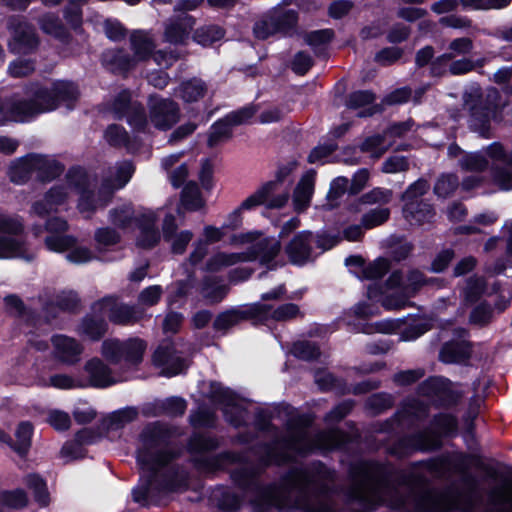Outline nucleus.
I'll use <instances>...</instances> for the list:
<instances>
[{
	"instance_id": "f257e3e1",
	"label": "nucleus",
	"mask_w": 512,
	"mask_h": 512,
	"mask_svg": "<svg viewBox=\"0 0 512 512\" xmlns=\"http://www.w3.org/2000/svg\"><path fill=\"white\" fill-rule=\"evenodd\" d=\"M459 474L462 489L437 492L424 489L423 478L415 472L396 471L388 465L360 461L350 468L349 495L368 510L387 504L406 512H471L481 500L478 481L469 471Z\"/></svg>"
},
{
	"instance_id": "f03ea898",
	"label": "nucleus",
	"mask_w": 512,
	"mask_h": 512,
	"mask_svg": "<svg viewBox=\"0 0 512 512\" xmlns=\"http://www.w3.org/2000/svg\"><path fill=\"white\" fill-rule=\"evenodd\" d=\"M256 472L242 469L232 475L234 484L253 505L255 512H337L327 495L334 474L321 462L290 469L279 484L262 485Z\"/></svg>"
},
{
	"instance_id": "7ed1b4c3",
	"label": "nucleus",
	"mask_w": 512,
	"mask_h": 512,
	"mask_svg": "<svg viewBox=\"0 0 512 512\" xmlns=\"http://www.w3.org/2000/svg\"><path fill=\"white\" fill-rule=\"evenodd\" d=\"M169 439L168 428L159 422L147 425L141 432L137 462L142 473L140 483L132 491L135 502L166 504L171 494L188 488V472L174 463L179 453L169 447Z\"/></svg>"
},
{
	"instance_id": "20e7f679",
	"label": "nucleus",
	"mask_w": 512,
	"mask_h": 512,
	"mask_svg": "<svg viewBox=\"0 0 512 512\" xmlns=\"http://www.w3.org/2000/svg\"><path fill=\"white\" fill-rule=\"evenodd\" d=\"M255 428L261 432H269L273 437L270 443L260 445L255 450L258 464L243 462L234 472L247 469L256 472L255 478L270 465H282L294 460V455L306 456L315 451H329L341 447L347 441V435L338 430H323L311 435L308 430L309 422L303 418L290 419L286 424V434L279 436L278 429L271 424V419L264 411L255 416Z\"/></svg>"
},
{
	"instance_id": "39448f33",
	"label": "nucleus",
	"mask_w": 512,
	"mask_h": 512,
	"mask_svg": "<svg viewBox=\"0 0 512 512\" xmlns=\"http://www.w3.org/2000/svg\"><path fill=\"white\" fill-rule=\"evenodd\" d=\"M134 172L131 162L123 161L109 168L97 195L94 193V179L82 168H72L67 173V185H56L45 195L48 205L55 211L64 204L69 195V189L79 194L78 208L80 212L92 213L106 206L115 190L124 187Z\"/></svg>"
},
{
	"instance_id": "423d86ee",
	"label": "nucleus",
	"mask_w": 512,
	"mask_h": 512,
	"mask_svg": "<svg viewBox=\"0 0 512 512\" xmlns=\"http://www.w3.org/2000/svg\"><path fill=\"white\" fill-rule=\"evenodd\" d=\"M464 107L469 111V125L483 137H489L491 121L501 119L505 107L501 95L495 88L485 93L480 88H472L463 96Z\"/></svg>"
},
{
	"instance_id": "0eeeda50",
	"label": "nucleus",
	"mask_w": 512,
	"mask_h": 512,
	"mask_svg": "<svg viewBox=\"0 0 512 512\" xmlns=\"http://www.w3.org/2000/svg\"><path fill=\"white\" fill-rule=\"evenodd\" d=\"M25 93L28 103L34 108L31 112V120L40 114L57 109L60 104L72 109L79 97L77 85L63 80L53 82L51 87L31 83L25 86Z\"/></svg>"
},
{
	"instance_id": "6e6552de",
	"label": "nucleus",
	"mask_w": 512,
	"mask_h": 512,
	"mask_svg": "<svg viewBox=\"0 0 512 512\" xmlns=\"http://www.w3.org/2000/svg\"><path fill=\"white\" fill-rule=\"evenodd\" d=\"M110 222L123 230L137 225L140 233L137 245L150 249L160 241V232L156 227L157 216L149 209H141L137 213L131 204H123L109 211Z\"/></svg>"
},
{
	"instance_id": "1a4fd4ad",
	"label": "nucleus",
	"mask_w": 512,
	"mask_h": 512,
	"mask_svg": "<svg viewBox=\"0 0 512 512\" xmlns=\"http://www.w3.org/2000/svg\"><path fill=\"white\" fill-rule=\"evenodd\" d=\"M435 429L427 428L401 438L392 448V453L404 457L414 451H431L441 446L440 434H451L457 430V420L450 414L434 417Z\"/></svg>"
},
{
	"instance_id": "9d476101",
	"label": "nucleus",
	"mask_w": 512,
	"mask_h": 512,
	"mask_svg": "<svg viewBox=\"0 0 512 512\" xmlns=\"http://www.w3.org/2000/svg\"><path fill=\"white\" fill-rule=\"evenodd\" d=\"M218 446L219 442L214 437L202 434L192 436L188 442V451L194 455V465L200 470L214 471L222 468L225 463H243V456L236 453L226 452L213 457L205 455Z\"/></svg>"
},
{
	"instance_id": "9b49d317",
	"label": "nucleus",
	"mask_w": 512,
	"mask_h": 512,
	"mask_svg": "<svg viewBox=\"0 0 512 512\" xmlns=\"http://www.w3.org/2000/svg\"><path fill=\"white\" fill-rule=\"evenodd\" d=\"M146 348V342L140 338H130L126 341L107 339L102 343L101 353L111 364L123 363L126 367H131L142 362Z\"/></svg>"
},
{
	"instance_id": "f8f14e48",
	"label": "nucleus",
	"mask_w": 512,
	"mask_h": 512,
	"mask_svg": "<svg viewBox=\"0 0 512 512\" xmlns=\"http://www.w3.org/2000/svg\"><path fill=\"white\" fill-rule=\"evenodd\" d=\"M23 229L24 226L18 217L0 213V259H32L27 254L25 243L15 237Z\"/></svg>"
},
{
	"instance_id": "ddd939ff",
	"label": "nucleus",
	"mask_w": 512,
	"mask_h": 512,
	"mask_svg": "<svg viewBox=\"0 0 512 512\" xmlns=\"http://www.w3.org/2000/svg\"><path fill=\"white\" fill-rule=\"evenodd\" d=\"M209 397L223 406V413L228 423L236 428L246 425L249 417L245 402L230 389L223 387L220 383H211Z\"/></svg>"
},
{
	"instance_id": "4468645a",
	"label": "nucleus",
	"mask_w": 512,
	"mask_h": 512,
	"mask_svg": "<svg viewBox=\"0 0 512 512\" xmlns=\"http://www.w3.org/2000/svg\"><path fill=\"white\" fill-rule=\"evenodd\" d=\"M92 309L94 312L107 314L109 320L117 325H132L144 316V311L139 307L118 302L113 297H104L94 303Z\"/></svg>"
},
{
	"instance_id": "2eb2a0df",
	"label": "nucleus",
	"mask_w": 512,
	"mask_h": 512,
	"mask_svg": "<svg viewBox=\"0 0 512 512\" xmlns=\"http://www.w3.org/2000/svg\"><path fill=\"white\" fill-rule=\"evenodd\" d=\"M281 182L282 178L278 175L276 180L263 184L241 203V209H252L259 205H265L269 209L282 208L289 199V193L284 192L275 195Z\"/></svg>"
},
{
	"instance_id": "dca6fc26",
	"label": "nucleus",
	"mask_w": 512,
	"mask_h": 512,
	"mask_svg": "<svg viewBox=\"0 0 512 512\" xmlns=\"http://www.w3.org/2000/svg\"><path fill=\"white\" fill-rule=\"evenodd\" d=\"M32 105L28 103L27 95L14 93L5 99L0 97V125L7 122L24 123L31 121Z\"/></svg>"
},
{
	"instance_id": "f3484780",
	"label": "nucleus",
	"mask_w": 512,
	"mask_h": 512,
	"mask_svg": "<svg viewBox=\"0 0 512 512\" xmlns=\"http://www.w3.org/2000/svg\"><path fill=\"white\" fill-rule=\"evenodd\" d=\"M419 394L429 398L438 406H450L457 402L459 394L452 389L448 379L430 377L420 384Z\"/></svg>"
},
{
	"instance_id": "a211bd4d",
	"label": "nucleus",
	"mask_w": 512,
	"mask_h": 512,
	"mask_svg": "<svg viewBox=\"0 0 512 512\" xmlns=\"http://www.w3.org/2000/svg\"><path fill=\"white\" fill-rule=\"evenodd\" d=\"M486 152L494 160L492 165L494 182L503 190L512 189V154H506L498 143L488 146Z\"/></svg>"
},
{
	"instance_id": "6ab92c4d",
	"label": "nucleus",
	"mask_w": 512,
	"mask_h": 512,
	"mask_svg": "<svg viewBox=\"0 0 512 512\" xmlns=\"http://www.w3.org/2000/svg\"><path fill=\"white\" fill-rule=\"evenodd\" d=\"M9 27L13 30L12 40L9 42V49L12 53H29L37 48L39 39L33 25L18 18L9 21Z\"/></svg>"
},
{
	"instance_id": "aec40b11",
	"label": "nucleus",
	"mask_w": 512,
	"mask_h": 512,
	"mask_svg": "<svg viewBox=\"0 0 512 512\" xmlns=\"http://www.w3.org/2000/svg\"><path fill=\"white\" fill-rule=\"evenodd\" d=\"M77 239L73 236H48L45 239L46 247L54 252L69 251L66 259L74 264H83L93 259L92 251L83 246H77Z\"/></svg>"
},
{
	"instance_id": "412c9836",
	"label": "nucleus",
	"mask_w": 512,
	"mask_h": 512,
	"mask_svg": "<svg viewBox=\"0 0 512 512\" xmlns=\"http://www.w3.org/2000/svg\"><path fill=\"white\" fill-rule=\"evenodd\" d=\"M153 362L162 367L161 374L168 377L180 374L188 367L186 360L178 354L175 344L168 340L159 344L153 354Z\"/></svg>"
},
{
	"instance_id": "4be33fe9",
	"label": "nucleus",
	"mask_w": 512,
	"mask_h": 512,
	"mask_svg": "<svg viewBox=\"0 0 512 512\" xmlns=\"http://www.w3.org/2000/svg\"><path fill=\"white\" fill-rule=\"evenodd\" d=\"M180 109L171 99L152 97L149 102V118L161 130L171 128L178 120Z\"/></svg>"
},
{
	"instance_id": "5701e85b",
	"label": "nucleus",
	"mask_w": 512,
	"mask_h": 512,
	"mask_svg": "<svg viewBox=\"0 0 512 512\" xmlns=\"http://www.w3.org/2000/svg\"><path fill=\"white\" fill-rule=\"evenodd\" d=\"M432 281L428 280L425 275L419 270H411L406 276V282L403 286V292H393L388 294L383 299V306L387 309H400L408 304L411 296L424 285Z\"/></svg>"
},
{
	"instance_id": "b1692460",
	"label": "nucleus",
	"mask_w": 512,
	"mask_h": 512,
	"mask_svg": "<svg viewBox=\"0 0 512 512\" xmlns=\"http://www.w3.org/2000/svg\"><path fill=\"white\" fill-rule=\"evenodd\" d=\"M195 24V18L189 14H180L168 18L163 24V42L175 46L185 45Z\"/></svg>"
},
{
	"instance_id": "393cba45",
	"label": "nucleus",
	"mask_w": 512,
	"mask_h": 512,
	"mask_svg": "<svg viewBox=\"0 0 512 512\" xmlns=\"http://www.w3.org/2000/svg\"><path fill=\"white\" fill-rule=\"evenodd\" d=\"M270 311V306L266 303H254L245 309H231L220 313L213 322V328L216 331L226 332L242 320L256 319L260 314Z\"/></svg>"
},
{
	"instance_id": "a878e982",
	"label": "nucleus",
	"mask_w": 512,
	"mask_h": 512,
	"mask_svg": "<svg viewBox=\"0 0 512 512\" xmlns=\"http://www.w3.org/2000/svg\"><path fill=\"white\" fill-rule=\"evenodd\" d=\"M479 459L474 455L457 453L434 459L427 464L428 470L436 476H443L447 471L455 473L469 471L471 466L478 465Z\"/></svg>"
},
{
	"instance_id": "bb28decb",
	"label": "nucleus",
	"mask_w": 512,
	"mask_h": 512,
	"mask_svg": "<svg viewBox=\"0 0 512 512\" xmlns=\"http://www.w3.org/2000/svg\"><path fill=\"white\" fill-rule=\"evenodd\" d=\"M55 359L63 364L74 365L81 359L84 346L73 337L58 334L51 338Z\"/></svg>"
},
{
	"instance_id": "cd10ccee",
	"label": "nucleus",
	"mask_w": 512,
	"mask_h": 512,
	"mask_svg": "<svg viewBox=\"0 0 512 512\" xmlns=\"http://www.w3.org/2000/svg\"><path fill=\"white\" fill-rule=\"evenodd\" d=\"M281 249L280 242L274 238H263L252 244L245 252V262L258 260L260 264L275 268L274 259Z\"/></svg>"
},
{
	"instance_id": "c85d7f7f",
	"label": "nucleus",
	"mask_w": 512,
	"mask_h": 512,
	"mask_svg": "<svg viewBox=\"0 0 512 512\" xmlns=\"http://www.w3.org/2000/svg\"><path fill=\"white\" fill-rule=\"evenodd\" d=\"M313 235L309 231H302L293 236L285 245V253L294 265L302 266L312 259Z\"/></svg>"
},
{
	"instance_id": "c756f323",
	"label": "nucleus",
	"mask_w": 512,
	"mask_h": 512,
	"mask_svg": "<svg viewBox=\"0 0 512 512\" xmlns=\"http://www.w3.org/2000/svg\"><path fill=\"white\" fill-rule=\"evenodd\" d=\"M132 57L138 65L140 62L149 60L156 49L155 38L151 32L145 30H134L129 37Z\"/></svg>"
},
{
	"instance_id": "7c9ffc66",
	"label": "nucleus",
	"mask_w": 512,
	"mask_h": 512,
	"mask_svg": "<svg viewBox=\"0 0 512 512\" xmlns=\"http://www.w3.org/2000/svg\"><path fill=\"white\" fill-rule=\"evenodd\" d=\"M101 60L103 66L115 74H126L137 66L132 55L121 48L105 50Z\"/></svg>"
},
{
	"instance_id": "2f4dec72",
	"label": "nucleus",
	"mask_w": 512,
	"mask_h": 512,
	"mask_svg": "<svg viewBox=\"0 0 512 512\" xmlns=\"http://www.w3.org/2000/svg\"><path fill=\"white\" fill-rule=\"evenodd\" d=\"M88 375L89 385L96 388H106L116 383L111 369L99 358H92L84 365Z\"/></svg>"
},
{
	"instance_id": "473e14b6",
	"label": "nucleus",
	"mask_w": 512,
	"mask_h": 512,
	"mask_svg": "<svg viewBox=\"0 0 512 512\" xmlns=\"http://www.w3.org/2000/svg\"><path fill=\"white\" fill-rule=\"evenodd\" d=\"M316 171L311 169L307 171L298 182L294 194L293 203L297 212H302L310 205L311 197L314 192Z\"/></svg>"
},
{
	"instance_id": "72a5a7b5",
	"label": "nucleus",
	"mask_w": 512,
	"mask_h": 512,
	"mask_svg": "<svg viewBox=\"0 0 512 512\" xmlns=\"http://www.w3.org/2000/svg\"><path fill=\"white\" fill-rule=\"evenodd\" d=\"M209 91L206 81L198 77H192L180 83L176 94L185 103H195L203 99Z\"/></svg>"
},
{
	"instance_id": "f704fd0d",
	"label": "nucleus",
	"mask_w": 512,
	"mask_h": 512,
	"mask_svg": "<svg viewBox=\"0 0 512 512\" xmlns=\"http://www.w3.org/2000/svg\"><path fill=\"white\" fill-rule=\"evenodd\" d=\"M471 356L470 344L465 340L450 341L443 345L439 358L447 364L466 363Z\"/></svg>"
},
{
	"instance_id": "c9c22d12",
	"label": "nucleus",
	"mask_w": 512,
	"mask_h": 512,
	"mask_svg": "<svg viewBox=\"0 0 512 512\" xmlns=\"http://www.w3.org/2000/svg\"><path fill=\"white\" fill-rule=\"evenodd\" d=\"M434 215V208L427 201L408 202L403 205V216L412 225L430 222Z\"/></svg>"
},
{
	"instance_id": "e433bc0d",
	"label": "nucleus",
	"mask_w": 512,
	"mask_h": 512,
	"mask_svg": "<svg viewBox=\"0 0 512 512\" xmlns=\"http://www.w3.org/2000/svg\"><path fill=\"white\" fill-rule=\"evenodd\" d=\"M32 165H34V174L41 181H51L63 170L55 160L38 154H32Z\"/></svg>"
},
{
	"instance_id": "4c0bfd02",
	"label": "nucleus",
	"mask_w": 512,
	"mask_h": 512,
	"mask_svg": "<svg viewBox=\"0 0 512 512\" xmlns=\"http://www.w3.org/2000/svg\"><path fill=\"white\" fill-rule=\"evenodd\" d=\"M107 323L101 316H85L77 328L79 335L85 336L92 341L100 340L107 332Z\"/></svg>"
},
{
	"instance_id": "58836bf2",
	"label": "nucleus",
	"mask_w": 512,
	"mask_h": 512,
	"mask_svg": "<svg viewBox=\"0 0 512 512\" xmlns=\"http://www.w3.org/2000/svg\"><path fill=\"white\" fill-rule=\"evenodd\" d=\"M34 175L32 154L17 160L9 170L10 180L16 184H24Z\"/></svg>"
},
{
	"instance_id": "ea45409f",
	"label": "nucleus",
	"mask_w": 512,
	"mask_h": 512,
	"mask_svg": "<svg viewBox=\"0 0 512 512\" xmlns=\"http://www.w3.org/2000/svg\"><path fill=\"white\" fill-rule=\"evenodd\" d=\"M224 35L225 30L221 26L217 24H206L194 31L193 40L202 46H209L221 40Z\"/></svg>"
},
{
	"instance_id": "a19ab883",
	"label": "nucleus",
	"mask_w": 512,
	"mask_h": 512,
	"mask_svg": "<svg viewBox=\"0 0 512 512\" xmlns=\"http://www.w3.org/2000/svg\"><path fill=\"white\" fill-rule=\"evenodd\" d=\"M245 262L243 252L241 253H225L218 252L213 255L206 263V270L217 272L223 268L233 266L235 264Z\"/></svg>"
},
{
	"instance_id": "79ce46f5",
	"label": "nucleus",
	"mask_w": 512,
	"mask_h": 512,
	"mask_svg": "<svg viewBox=\"0 0 512 512\" xmlns=\"http://www.w3.org/2000/svg\"><path fill=\"white\" fill-rule=\"evenodd\" d=\"M40 29L55 38L65 40L67 31L60 18L54 13H46L38 19Z\"/></svg>"
},
{
	"instance_id": "37998d69",
	"label": "nucleus",
	"mask_w": 512,
	"mask_h": 512,
	"mask_svg": "<svg viewBox=\"0 0 512 512\" xmlns=\"http://www.w3.org/2000/svg\"><path fill=\"white\" fill-rule=\"evenodd\" d=\"M334 37L332 29H322L312 31L305 36V42L312 47L316 55H324L326 53L327 45Z\"/></svg>"
},
{
	"instance_id": "c03bdc74",
	"label": "nucleus",
	"mask_w": 512,
	"mask_h": 512,
	"mask_svg": "<svg viewBox=\"0 0 512 512\" xmlns=\"http://www.w3.org/2000/svg\"><path fill=\"white\" fill-rule=\"evenodd\" d=\"M270 306V311L265 314H260L256 317L258 320H266L271 318L275 321H288L296 318L300 314V309L298 305L294 303H286L278 306L277 308H273Z\"/></svg>"
},
{
	"instance_id": "a18cd8bd",
	"label": "nucleus",
	"mask_w": 512,
	"mask_h": 512,
	"mask_svg": "<svg viewBox=\"0 0 512 512\" xmlns=\"http://www.w3.org/2000/svg\"><path fill=\"white\" fill-rule=\"evenodd\" d=\"M228 286L218 283V278L205 277L202 284V295L211 302H220L228 293Z\"/></svg>"
},
{
	"instance_id": "49530a36",
	"label": "nucleus",
	"mask_w": 512,
	"mask_h": 512,
	"mask_svg": "<svg viewBox=\"0 0 512 512\" xmlns=\"http://www.w3.org/2000/svg\"><path fill=\"white\" fill-rule=\"evenodd\" d=\"M32 425L29 422H21L15 432L16 440H12L10 447L19 455H25L31 446Z\"/></svg>"
},
{
	"instance_id": "de8ad7c7",
	"label": "nucleus",
	"mask_w": 512,
	"mask_h": 512,
	"mask_svg": "<svg viewBox=\"0 0 512 512\" xmlns=\"http://www.w3.org/2000/svg\"><path fill=\"white\" fill-rule=\"evenodd\" d=\"M181 202L186 209L191 211L199 210L205 205L200 189L195 182H189L185 185L182 190Z\"/></svg>"
},
{
	"instance_id": "09e8293b",
	"label": "nucleus",
	"mask_w": 512,
	"mask_h": 512,
	"mask_svg": "<svg viewBox=\"0 0 512 512\" xmlns=\"http://www.w3.org/2000/svg\"><path fill=\"white\" fill-rule=\"evenodd\" d=\"M232 137V126L226 118L216 121L210 128L207 144L215 147L219 143L229 140Z\"/></svg>"
},
{
	"instance_id": "8fccbe9b",
	"label": "nucleus",
	"mask_w": 512,
	"mask_h": 512,
	"mask_svg": "<svg viewBox=\"0 0 512 512\" xmlns=\"http://www.w3.org/2000/svg\"><path fill=\"white\" fill-rule=\"evenodd\" d=\"M491 502L499 507L500 512H512V484H505L492 489Z\"/></svg>"
},
{
	"instance_id": "3c124183",
	"label": "nucleus",
	"mask_w": 512,
	"mask_h": 512,
	"mask_svg": "<svg viewBox=\"0 0 512 512\" xmlns=\"http://www.w3.org/2000/svg\"><path fill=\"white\" fill-rule=\"evenodd\" d=\"M270 14L274 20L277 32H287L296 25L298 20L297 12L291 9L276 8Z\"/></svg>"
},
{
	"instance_id": "603ef678",
	"label": "nucleus",
	"mask_w": 512,
	"mask_h": 512,
	"mask_svg": "<svg viewBox=\"0 0 512 512\" xmlns=\"http://www.w3.org/2000/svg\"><path fill=\"white\" fill-rule=\"evenodd\" d=\"M138 416V411L133 407H126L111 413L106 418L107 428L117 430L134 421Z\"/></svg>"
},
{
	"instance_id": "864d4df0",
	"label": "nucleus",
	"mask_w": 512,
	"mask_h": 512,
	"mask_svg": "<svg viewBox=\"0 0 512 512\" xmlns=\"http://www.w3.org/2000/svg\"><path fill=\"white\" fill-rule=\"evenodd\" d=\"M458 187V177L455 174L447 173L438 177L435 182L433 191L437 197L445 199L452 196Z\"/></svg>"
},
{
	"instance_id": "5fc2aeb1",
	"label": "nucleus",
	"mask_w": 512,
	"mask_h": 512,
	"mask_svg": "<svg viewBox=\"0 0 512 512\" xmlns=\"http://www.w3.org/2000/svg\"><path fill=\"white\" fill-rule=\"evenodd\" d=\"M385 136L378 134L366 138L360 145L362 152H369L371 156L378 159L380 158L391 146V142L385 143Z\"/></svg>"
},
{
	"instance_id": "6e6d98bb",
	"label": "nucleus",
	"mask_w": 512,
	"mask_h": 512,
	"mask_svg": "<svg viewBox=\"0 0 512 512\" xmlns=\"http://www.w3.org/2000/svg\"><path fill=\"white\" fill-rule=\"evenodd\" d=\"M136 104L137 101H132L131 93L128 90H123L114 98L111 104V111L115 118L122 119L132 110V106Z\"/></svg>"
},
{
	"instance_id": "4d7b16f0",
	"label": "nucleus",
	"mask_w": 512,
	"mask_h": 512,
	"mask_svg": "<svg viewBox=\"0 0 512 512\" xmlns=\"http://www.w3.org/2000/svg\"><path fill=\"white\" fill-rule=\"evenodd\" d=\"M26 485L33 490L34 498L41 506L49 503V493L45 481L36 474H30L25 478Z\"/></svg>"
},
{
	"instance_id": "13d9d810",
	"label": "nucleus",
	"mask_w": 512,
	"mask_h": 512,
	"mask_svg": "<svg viewBox=\"0 0 512 512\" xmlns=\"http://www.w3.org/2000/svg\"><path fill=\"white\" fill-rule=\"evenodd\" d=\"M429 189V182L426 179L420 178L407 187L405 192L402 194L401 199L404 203H418L424 201L422 196L425 195Z\"/></svg>"
},
{
	"instance_id": "bf43d9fd",
	"label": "nucleus",
	"mask_w": 512,
	"mask_h": 512,
	"mask_svg": "<svg viewBox=\"0 0 512 512\" xmlns=\"http://www.w3.org/2000/svg\"><path fill=\"white\" fill-rule=\"evenodd\" d=\"M459 165L465 171L481 172L488 167V160L481 153H467L459 160Z\"/></svg>"
},
{
	"instance_id": "052dcab7",
	"label": "nucleus",
	"mask_w": 512,
	"mask_h": 512,
	"mask_svg": "<svg viewBox=\"0 0 512 512\" xmlns=\"http://www.w3.org/2000/svg\"><path fill=\"white\" fill-rule=\"evenodd\" d=\"M390 216V209L378 207L371 209L362 216L361 223L366 229H371L385 223Z\"/></svg>"
},
{
	"instance_id": "680f3d73",
	"label": "nucleus",
	"mask_w": 512,
	"mask_h": 512,
	"mask_svg": "<svg viewBox=\"0 0 512 512\" xmlns=\"http://www.w3.org/2000/svg\"><path fill=\"white\" fill-rule=\"evenodd\" d=\"M292 353L302 360L311 361L318 359L321 352L316 343L299 341L293 345Z\"/></svg>"
},
{
	"instance_id": "e2e57ef3",
	"label": "nucleus",
	"mask_w": 512,
	"mask_h": 512,
	"mask_svg": "<svg viewBox=\"0 0 512 512\" xmlns=\"http://www.w3.org/2000/svg\"><path fill=\"white\" fill-rule=\"evenodd\" d=\"M389 269V260L385 258H378L363 268V277L370 280L380 279L389 271Z\"/></svg>"
},
{
	"instance_id": "0e129e2a",
	"label": "nucleus",
	"mask_w": 512,
	"mask_h": 512,
	"mask_svg": "<svg viewBox=\"0 0 512 512\" xmlns=\"http://www.w3.org/2000/svg\"><path fill=\"white\" fill-rule=\"evenodd\" d=\"M484 290L485 282L482 277H470L464 290L465 300L469 303L478 301Z\"/></svg>"
},
{
	"instance_id": "69168bd1",
	"label": "nucleus",
	"mask_w": 512,
	"mask_h": 512,
	"mask_svg": "<svg viewBox=\"0 0 512 512\" xmlns=\"http://www.w3.org/2000/svg\"><path fill=\"white\" fill-rule=\"evenodd\" d=\"M186 401L180 397H171L163 402L158 406V409L161 411V413H164L169 416H181L186 411Z\"/></svg>"
},
{
	"instance_id": "338daca9",
	"label": "nucleus",
	"mask_w": 512,
	"mask_h": 512,
	"mask_svg": "<svg viewBox=\"0 0 512 512\" xmlns=\"http://www.w3.org/2000/svg\"><path fill=\"white\" fill-rule=\"evenodd\" d=\"M374 101V93L369 90H360L348 95L346 106L350 109H359L371 105Z\"/></svg>"
},
{
	"instance_id": "774afa93",
	"label": "nucleus",
	"mask_w": 512,
	"mask_h": 512,
	"mask_svg": "<svg viewBox=\"0 0 512 512\" xmlns=\"http://www.w3.org/2000/svg\"><path fill=\"white\" fill-rule=\"evenodd\" d=\"M392 405L393 397L387 393L373 394L366 401V406L375 414L389 409Z\"/></svg>"
}]
</instances>
